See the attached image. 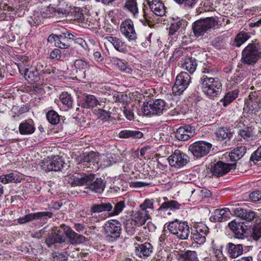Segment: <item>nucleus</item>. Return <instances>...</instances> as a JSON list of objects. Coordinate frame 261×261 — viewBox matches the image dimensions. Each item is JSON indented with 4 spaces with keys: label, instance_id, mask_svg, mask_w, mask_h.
Instances as JSON below:
<instances>
[{
    "label": "nucleus",
    "instance_id": "f257e3e1",
    "mask_svg": "<svg viewBox=\"0 0 261 261\" xmlns=\"http://www.w3.org/2000/svg\"><path fill=\"white\" fill-rule=\"evenodd\" d=\"M19 70L20 73L24 72V77L30 82H38L39 85L44 83L46 75L55 72V69L52 67L44 66L42 64L38 63L36 67L26 68L22 70L20 67Z\"/></svg>",
    "mask_w": 261,
    "mask_h": 261
},
{
    "label": "nucleus",
    "instance_id": "f03ea898",
    "mask_svg": "<svg viewBox=\"0 0 261 261\" xmlns=\"http://www.w3.org/2000/svg\"><path fill=\"white\" fill-rule=\"evenodd\" d=\"M199 83L202 92L211 99H214L221 92L222 84L218 78L203 75L200 78Z\"/></svg>",
    "mask_w": 261,
    "mask_h": 261
},
{
    "label": "nucleus",
    "instance_id": "7ed1b4c3",
    "mask_svg": "<svg viewBox=\"0 0 261 261\" xmlns=\"http://www.w3.org/2000/svg\"><path fill=\"white\" fill-rule=\"evenodd\" d=\"M165 226L171 233L180 240H187L189 236L190 227L187 221L176 219L167 223Z\"/></svg>",
    "mask_w": 261,
    "mask_h": 261
},
{
    "label": "nucleus",
    "instance_id": "20e7f679",
    "mask_svg": "<svg viewBox=\"0 0 261 261\" xmlns=\"http://www.w3.org/2000/svg\"><path fill=\"white\" fill-rule=\"evenodd\" d=\"M261 58V46L258 43H249L243 50L241 61L247 65H253Z\"/></svg>",
    "mask_w": 261,
    "mask_h": 261
},
{
    "label": "nucleus",
    "instance_id": "39448f33",
    "mask_svg": "<svg viewBox=\"0 0 261 261\" xmlns=\"http://www.w3.org/2000/svg\"><path fill=\"white\" fill-rule=\"evenodd\" d=\"M217 23V21L212 17L199 19L193 24V33L196 37L203 36L215 27Z\"/></svg>",
    "mask_w": 261,
    "mask_h": 261
},
{
    "label": "nucleus",
    "instance_id": "423d86ee",
    "mask_svg": "<svg viewBox=\"0 0 261 261\" xmlns=\"http://www.w3.org/2000/svg\"><path fill=\"white\" fill-rule=\"evenodd\" d=\"M167 110L166 102L162 99L150 101L143 107V113L148 116L161 115Z\"/></svg>",
    "mask_w": 261,
    "mask_h": 261
},
{
    "label": "nucleus",
    "instance_id": "0eeeda50",
    "mask_svg": "<svg viewBox=\"0 0 261 261\" xmlns=\"http://www.w3.org/2000/svg\"><path fill=\"white\" fill-rule=\"evenodd\" d=\"M74 37L73 35L67 32L59 35H50L47 40L48 42H54L55 46L59 48L65 49L70 46L71 42L73 40Z\"/></svg>",
    "mask_w": 261,
    "mask_h": 261
},
{
    "label": "nucleus",
    "instance_id": "6e6552de",
    "mask_svg": "<svg viewBox=\"0 0 261 261\" xmlns=\"http://www.w3.org/2000/svg\"><path fill=\"white\" fill-rule=\"evenodd\" d=\"M212 147L209 142L199 141L194 142L189 146V150L196 158H201L206 155Z\"/></svg>",
    "mask_w": 261,
    "mask_h": 261
},
{
    "label": "nucleus",
    "instance_id": "1a4fd4ad",
    "mask_svg": "<svg viewBox=\"0 0 261 261\" xmlns=\"http://www.w3.org/2000/svg\"><path fill=\"white\" fill-rule=\"evenodd\" d=\"M63 160L59 155L42 161L40 163L41 169L46 172L61 171L64 166Z\"/></svg>",
    "mask_w": 261,
    "mask_h": 261
},
{
    "label": "nucleus",
    "instance_id": "9d476101",
    "mask_svg": "<svg viewBox=\"0 0 261 261\" xmlns=\"http://www.w3.org/2000/svg\"><path fill=\"white\" fill-rule=\"evenodd\" d=\"M191 82V76L186 72H181L176 78L172 88L173 93L176 95H180L188 87Z\"/></svg>",
    "mask_w": 261,
    "mask_h": 261
},
{
    "label": "nucleus",
    "instance_id": "9b49d317",
    "mask_svg": "<svg viewBox=\"0 0 261 261\" xmlns=\"http://www.w3.org/2000/svg\"><path fill=\"white\" fill-rule=\"evenodd\" d=\"M120 31L129 42H137V34L132 20L127 19L123 21L120 24Z\"/></svg>",
    "mask_w": 261,
    "mask_h": 261
},
{
    "label": "nucleus",
    "instance_id": "f8f14e48",
    "mask_svg": "<svg viewBox=\"0 0 261 261\" xmlns=\"http://www.w3.org/2000/svg\"><path fill=\"white\" fill-rule=\"evenodd\" d=\"M208 233V228L205 224L200 223L192 229L191 238L195 243L202 245L205 242Z\"/></svg>",
    "mask_w": 261,
    "mask_h": 261
},
{
    "label": "nucleus",
    "instance_id": "ddd939ff",
    "mask_svg": "<svg viewBox=\"0 0 261 261\" xmlns=\"http://www.w3.org/2000/svg\"><path fill=\"white\" fill-rule=\"evenodd\" d=\"M104 230L108 237L116 240L120 237L121 224L118 220H111L105 223Z\"/></svg>",
    "mask_w": 261,
    "mask_h": 261
},
{
    "label": "nucleus",
    "instance_id": "4468645a",
    "mask_svg": "<svg viewBox=\"0 0 261 261\" xmlns=\"http://www.w3.org/2000/svg\"><path fill=\"white\" fill-rule=\"evenodd\" d=\"M169 164L175 168H181L186 165L188 162V156L179 150H175L174 152L169 156Z\"/></svg>",
    "mask_w": 261,
    "mask_h": 261
},
{
    "label": "nucleus",
    "instance_id": "2eb2a0df",
    "mask_svg": "<svg viewBox=\"0 0 261 261\" xmlns=\"http://www.w3.org/2000/svg\"><path fill=\"white\" fill-rule=\"evenodd\" d=\"M236 167V163L226 164L221 161H219L217 163L211 165L210 171L212 175L219 177L226 174L231 169H234Z\"/></svg>",
    "mask_w": 261,
    "mask_h": 261
},
{
    "label": "nucleus",
    "instance_id": "dca6fc26",
    "mask_svg": "<svg viewBox=\"0 0 261 261\" xmlns=\"http://www.w3.org/2000/svg\"><path fill=\"white\" fill-rule=\"evenodd\" d=\"M60 231L64 233L65 238L68 239L71 244H81L86 240L84 236L76 233L71 227L65 224L60 225Z\"/></svg>",
    "mask_w": 261,
    "mask_h": 261
},
{
    "label": "nucleus",
    "instance_id": "f3484780",
    "mask_svg": "<svg viewBox=\"0 0 261 261\" xmlns=\"http://www.w3.org/2000/svg\"><path fill=\"white\" fill-rule=\"evenodd\" d=\"M89 177H91V180L87 182L86 188L95 193H102L106 187L104 180L101 178H95L92 173H89Z\"/></svg>",
    "mask_w": 261,
    "mask_h": 261
},
{
    "label": "nucleus",
    "instance_id": "a211bd4d",
    "mask_svg": "<svg viewBox=\"0 0 261 261\" xmlns=\"http://www.w3.org/2000/svg\"><path fill=\"white\" fill-rule=\"evenodd\" d=\"M89 173H75L68 177V182L72 187L87 186V182L91 180Z\"/></svg>",
    "mask_w": 261,
    "mask_h": 261
},
{
    "label": "nucleus",
    "instance_id": "6ab92c4d",
    "mask_svg": "<svg viewBox=\"0 0 261 261\" xmlns=\"http://www.w3.org/2000/svg\"><path fill=\"white\" fill-rule=\"evenodd\" d=\"M194 129L189 125L179 127L175 133V138L179 141H186L194 136Z\"/></svg>",
    "mask_w": 261,
    "mask_h": 261
},
{
    "label": "nucleus",
    "instance_id": "aec40b11",
    "mask_svg": "<svg viewBox=\"0 0 261 261\" xmlns=\"http://www.w3.org/2000/svg\"><path fill=\"white\" fill-rule=\"evenodd\" d=\"M231 213L228 208L215 210L210 217L212 222H224L227 221L230 217Z\"/></svg>",
    "mask_w": 261,
    "mask_h": 261
},
{
    "label": "nucleus",
    "instance_id": "412c9836",
    "mask_svg": "<svg viewBox=\"0 0 261 261\" xmlns=\"http://www.w3.org/2000/svg\"><path fill=\"white\" fill-rule=\"evenodd\" d=\"M234 215L247 222H251L253 219L257 218L256 213L250 210L245 209L242 207H236L234 209Z\"/></svg>",
    "mask_w": 261,
    "mask_h": 261
},
{
    "label": "nucleus",
    "instance_id": "4be33fe9",
    "mask_svg": "<svg viewBox=\"0 0 261 261\" xmlns=\"http://www.w3.org/2000/svg\"><path fill=\"white\" fill-rule=\"evenodd\" d=\"M66 6L65 9L59 8L57 11H55V13H56V14L58 13L59 15L62 14L67 16L70 13H72L73 11H75L77 12V18L80 19L83 16V14L80 12L81 8L77 6L76 5H73L72 2H67Z\"/></svg>",
    "mask_w": 261,
    "mask_h": 261
},
{
    "label": "nucleus",
    "instance_id": "5701e85b",
    "mask_svg": "<svg viewBox=\"0 0 261 261\" xmlns=\"http://www.w3.org/2000/svg\"><path fill=\"white\" fill-rule=\"evenodd\" d=\"M65 240L64 233L60 231V227L57 232L51 233L48 236L45 240V243L48 247H50L56 243H61L64 242Z\"/></svg>",
    "mask_w": 261,
    "mask_h": 261
},
{
    "label": "nucleus",
    "instance_id": "b1692460",
    "mask_svg": "<svg viewBox=\"0 0 261 261\" xmlns=\"http://www.w3.org/2000/svg\"><path fill=\"white\" fill-rule=\"evenodd\" d=\"M226 249L229 256L231 258L238 257L243 252V247L242 244H234L230 242L227 244Z\"/></svg>",
    "mask_w": 261,
    "mask_h": 261
},
{
    "label": "nucleus",
    "instance_id": "393cba45",
    "mask_svg": "<svg viewBox=\"0 0 261 261\" xmlns=\"http://www.w3.org/2000/svg\"><path fill=\"white\" fill-rule=\"evenodd\" d=\"M228 227L234 234L236 238H242L244 237L246 230L243 223L233 220L229 223Z\"/></svg>",
    "mask_w": 261,
    "mask_h": 261
},
{
    "label": "nucleus",
    "instance_id": "a878e982",
    "mask_svg": "<svg viewBox=\"0 0 261 261\" xmlns=\"http://www.w3.org/2000/svg\"><path fill=\"white\" fill-rule=\"evenodd\" d=\"M181 204L176 200H171L164 202L158 209L159 213L161 214L167 210L175 211L180 208Z\"/></svg>",
    "mask_w": 261,
    "mask_h": 261
},
{
    "label": "nucleus",
    "instance_id": "bb28decb",
    "mask_svg": "<svg viewBox=\"0 0 261 261\" xmlns=\"http://www.w3.org/2000/svg\"><path fill=\"white\" fill-rule=\"evenodd\" d=\"M22 179V174L17 172H10L8 174L3 175L0 176V181L4 184L10 182L18 183Z\"/></svg>",
    "mask_w": 261,
    "mask_h": 261
},
{
    "label": "nucleus",
    "instance_id": "cd10ccee",
    "mask_svg": "<svg viewBox=\"0 0 261 261\" xmlns=\"http://www.w3.org/2000/svg\"><path fill=\"white\" fill-rule=\"evenodd\" d=\"M112 204L108 202H102L100 203H95L91 206L90 212L93 213H100L103 212H110L112 210Z\"/></svg>",
    "mask_w": 261,
    "mask_h": 261
},
{
    "label": "nucleus",
    "instance_id": "c85d7f7f",
    "mask_svg": "<svg viewBox=\"0 0 261 261\" xmlns=\"http://www.w3.org/2000/svg\"><path fill=\"white\" fill-rule=\"evenodd\" d=\"M152 245L148 242L138 245L135 249L136 254L141 257L149 256L152 252Z\"/></svg>",
    "mask_w": 261,
    "mask_h": 261
},
{
    "label": "nucleus",
    "instance_id": "c756f323",
    "mask_svg": "<svg viewBox=\"0 0 261 261\" xmlns=\"http://www.w3.org/2000/svg\"><path fill=\"white\" fill-rule=\"evenodd\" d=\"M149 218L150 214L149 211L140 210L135 213L133 218L131 220L137 224L138 226H140L144 224Z\"/></svg>",
    "mask_w": 261,
    "mask_h": 261
},
{
    "label": "nucleus",
    "instance_id": "7c9ffc66",
    "mask_svg": "<svg viewBox=\"0 0 261 261\" xmlns=\"http://www.w3.org/2000/svg\"><path fill=\"white\" fill-rule=\"evenodd\" d=\"M35 128L34 122L32 120L24 121L19 126V132L22 135L32 134L35 132Z\"/></svg>",
    "mask_w": 261,
    "mask_h": 261
},
{
    "label": "nucleus",
    "instance_id": "2f4dec72",
    "mask_svg": "<svg viewBox=\"0 0 261 261\" xmlns=\"http://www.w3.org/2000/svg\"><path fill=\"white\" fill-rule=\"evenodd\" d=\"M98 105H101L96 97L93 95H86L81 101V107L86 109H93Z\"/></svg>",
    "mask_w": 261,
    "mask_h": 261
},
{
    "label": "nucleus",
    "instance_id": "473e14b6",
    "mask_svg": "<svg viewBox=\"0 0 261 261\" xmlns=\"http://www.w3.org/2000/svg\"><path fill=\"white\" fill-rule=\"evenodd\" d=\"M187 25V21L184 19H181L171 23L169 28V34L170 36L175 35L176 33L178 34L180 32H182Z\"/></svg>",
    "mask_w": 261,
    "mask_h": 261
},
{
    "label": "nucleus",
    "instance_id": "72a5a7b5",
    "mask_svg": "<svg viewBox=\"0 0 261 261\" xmlns=\"http://www.w3.org/2000/svg\"><path fill=\"white\" fill-rule=\"evenodd\" d=\"M123 9L136 17L139 13L137 0H124Z\"/></svg>",
    "mask_w": 261,
    "mask_h": 261
},
{
    "label": "nucleus",
    "instance_id": "f704fd0d",
    "mask_svg": "<svg viewBox=\"0 0 261 261\" xmlns=\"http://www.w3.org/2000/svg\"><path fill=\"white\" fill-rule=\"evenodd\" d=\"M107 39L113 45L117 50L122 53L127 51L126 44L121 39L116 37L109 36L107 37Z\"/></svg>",
    "mask_w": 261,
    "mask_h": 261
},
{
    "label": "nucleus",
    "instance_id": "c9c22d12",
    "mask_svg": "<svg viewBox=\"0 0 261 261\" xmlns=\"http://www.w3.org/2000/svg\"><path fill=\"white\" fill-rule=\"evenodd\" d=\"M250 35L244 31L239 32L235 37L232 41L231 44L233 46L239 47L245 43L249 38Z\"/></svg>",
    "mask_w": 261,
    "mask_h": 261
},
{
    "label": "nucleus",
    "instance_id": "e433bc0d",
    "mask_svg": "<svg viewBox=\"0 0 261 261\" xmlns=\"http://www.w3.org/2000/svg\"><path fill=\"white\" fill-rule=\"evenodd\" d=\"M246 152V148L244 146H240L233 149L229 153V156L232 161H236L242 158Z\"/></svg>",
    "mask_w": 261,
    "mask_h": 261
},
{
    "label": "nucleus",
    "instance_id": "4c0bfd02",
    "mask_svg": "<svg viewBox=\"0 0 261 261\" xmlns=\"http://www.w3.org/2000/svg\"><path fill=\"white\" fill-rule=\"evenodd\" d=\"M217 139L223 141L225 139H230L232 137V133L230 129L226 127H220L217 129L215 132Z\"/></svg>",
    "mask_w": 261,
    "mask_h": 261
},
{
    "label": "nucleus",
    "instance_id": "58836bf2",
    "mask_svg": "<svg viewBox=\"0 0 261 261\" xmlns=\"http://www.w3.org/2000/svg\"><path fill=\"white\" fill-rule=\"evenodd\" d=\"M143 136V133L139 130H121L119 134V137L121 138L140 139Z\"/></svg>",
    "mask_w": 261,
    "mask_h": 261
},
{
    "label": "nucleus",
    "instance_id": "ea45409f",
    "mask_svg": "<svg viewBox=\"0 0 261 261\" xmlns=\"http://www.w3.org/2000/svg\"><path fill=\"white\" fill-rule=\"evenodd\" d=\"M60 99L63 105V108L68 111L72 107L73 99L71 95L67 92H63L60 96Z\"/></svg>",
    "mask_w": 261,
    "mask_h": 261
},
{
    "label": "nucleus",
    "instance_id": "a19ab883",
    "mask_svg": "<svg viewBox=\"0 0 261 261\" xmlns=\"http://www.w3.org/2000/svg\"><path fill=\"white\" fill-rule=\"evenodd\" d=\"M238 134L245 141H249L254 139V134L252 127H244L239 129Z\"/></svg>",
    "mask_w": 261,
    "mask_h": 261
},
{
    "label": "nucleus",
    "instance_id": "79ce46f5",
    "mask_svg": "<svg viewBox=\"0 0 261 261\" xmlns=\"http://www.w3.org/2000/svg\"><path fill=\"white\" fill-rule=\"evenodd\" d=\"M184 68L191 74L193 73L197 67V61L195 58H188L185 59Z\"/></svg>",
    "mask_w": 261,
    "mask_h": 261
},
{
    "label": "nucleus",
    "instance_id": "37998d69",
    "mask_svg": "<svg viewBox=\"0 0 261 261\" xmlns=\"http://www.w3.org/2000/svg\"><path fill=\"white\" fill-rule=\"evenodd\" d=\"M211 247L213 249V253L218 260H222L224 259V255L222 252L223 245L219 244L217 242L213 241L211 244Z\"/></svg>",
    "mask_w": 261,
    "mask_h": 261
},
{
    "label": "nucleus",
    "instance_id": "c03bdc74",
    "mask_svg": "<svg viewBox=\"0 0 261 261\" xmlns=\"http://www.w3.org/2000/svg\"><path fill=\"white\" fill-rule=\"evenodd\" d=\"M238 92L237 90L227 92L224 97L220 100L224 107H227L238 97Z\"/></svg>",
    "mask_w": 261,
    "mask_h": 261
},
{
    "label": "nucleus",
    "instance_id": "a18cd8bd",
    "mask_svg": "<svg viewBox=\"0 0 261 261\" xmlns=\"http://www.w3.org/2000/svg\"><path fill=\"white\" fill-rule=\"evenodd\" d=\"M151 11L156 16H163L165 14L166 8L163 2L161 1L159 3L155 4L153 7L150 8Z\"/></svg>",
    "mask_w": 261,
    "mask_h": 261
},
{
    "label": "nucleus",
    "instance_id": "49530a36",
    "mask_svg": "<svg viewBox=\"0 0 261 261\" xmlns=\"http://www.w3.org/2000/svg\"><path fill=\"white\" fill-rule=\"evenodd\" d=\"M29 221L35 220H41L43 218L48 217L50 218L53 216V213L50 212H39L28 214Z\"/></svg>",
    "mask_w": 261,
    "mask_h": 261
},
{
    "label": "nucleus",
    "instance_id": "de8ad7c7",
    "mask_svg": "<svg viewBox=\"0 0 261 261\" xmlns=\"http://www.w3.org/2000/svg\"><path fill=\"white\" fill-rule=\"evenodd\" d=\"M44 18L40 11H34V14L28 20L31 25H39L43 23Z\"/></svg>",
    "mask_w": 261,
    "mask_h": 261
},
{
    "label": "nucleus",
    "instance_id": "09e8293b",
    "mask_svg": "<svg viewBox=\"0 0 261 261\" xmlns=\"http://www.w3.org/2000/svg\"><path fill=\"white\" fill-rule=\"evenodd\" d=\"M252 237L254 240H258L261 238V218L255 220V224L252 229Z\"/></svg>",
    "mask_w": 261,
    "mask_h": 261
},
{
    "label": "nucleus",
    "instance_id": "8fccbe9b",
    "mask_svg": "<svg viewBox=\"0 0 261 261\" xmlns=\"http://www.w3.org/2000/svg\"><path fill=\"white\" fill-rule=\"evenodd\" d=\"M46 118L48 121L52 125H56L60 121V116L54 110H50L46 113Z\"/></svg>",
    "mask_w": 261,
    "mask_h": 261
},
{
    "label": "nucleus",
    "instance_id": "3c124183",
    "mask_svg": "<svg viewBox=\"0 0 261 261\" xmlns=\"http://www.w3.org/2000/svg\"><path fill=\"white\" fill-rule=\"evenodd\" d=\"M180 261H199L197 254L195 251H187L180 257Z\"/></svg>",
    "mask_w": 261,
    "mask_h": 261
},
{
    "label": "nucleus",
    "instance_id": "603ef678",
    "mask_svg": "<svg viewBox=\"0 0 261 261\" xmlns=\"http://www.w3.org/2000/svg\"><path fill=\"white\" fill-rule=\"evenodd\" d=\"M139 227L133 220L126 221L125 229L127 234L129 236L134 235L136 232L138 227Z\"/></svg>",
    "mask_w": 261,
    "mask_h": 261
},
{
    "label": "nucleus",
    "instance_id": "864d4df0",
    "mask_svg": "<svg viewBox=\"0 0 261 261\" xmlns=\"http://www.w3.org/2000/svg\"><path fill=\"white\" fill-rule=\"evenodd\" d=\"M74 66L80 71H85L90 68V64L84 59H77L74 62Z\"/></svg>",
    "mask_w": 261,
    "mask_h": 261
},
{
    "label": "nucleus",
    "instance_id": "5fc2aeb1",
    "mask_svg": "<svg viewBox=\"0 0 261 261\" xmlns=\"http://www.w3.org/2000/svg\"><path fill=\"white\" fill-rule=\"evenodd\" d=\"M116 65L117 67L122 71L126 73H132L133 70L129 65L125 63L122 60L117 59L116 61Z\"/></svg>",
    "mask_w": 261,
    "mask_h": 261
},
{
    "label": "nucleus",
    "instance_id": "6e6d98bb",
    "mask_svg": "<svg viewBox=\"0 0 261 261\" xmlns=\"http://www.w3.org/2000/svg\"><path fill=\"white\" fill-rule=\"evenodd\" d=\"M125 200H122L117 202L114 205V209L112 214L113 215H117L120 214L125 207Z\"/></svg>",
    "mask_w": 261,
    "mask_h": 261
},
{
    "label": "nucleus",
    "instance_id": "4d7b16f0",
    "mask_svg": "<svg viewBox=\"0 0 261 261\" xmlns=\"http://www.w3.org/2000/svg\"><path fill=\"white\" fill-rule=\"evenodd\" d=\"M52 257L54 259V261H67L68 254L66 252H57L53 253Z\"/></svg>",
    "mask_w": 261,
    "mask_h": 261
},
{
    "label": "nucleus",
    "instance_id": "13d9d810",
    "mask_svg": "<svg viewBox=\"0 0 261 261\" xmlns=\"http://www.w3.org/2000/svg\"><path fill=\"white\" fill-rule=\"evenodd\" d=\"M176 3L184 5L185 8L194 7L198 0H174Z\"/></svg>",
    "mask_w": 261,
    "mask_h": 261
},
{
    "label": "nucleus",
    "instance_id": "bf43d9fd",
    "mask_svg": "<svg viewBox=\"0 0 261 261\" xmlns=\"http://www.w3.org/2000/svg\"><path fill=\"white\" fill-rule=\"evenodd\" d=\"M153 203L154 200L153 199H146L145 200L144 202L140 205V207L141 208V210L143 211H148L147 209L151 210L153 211Z\"/></svg>",
    "mask_w": 261,
    "mask_h": 261
},
{
    "label": "nucleus",
    "instance_id": "052dcab7",
    "mask_svg": "<svg viewBox=\"0 0 261 261\" xmlns=\"http://www.w3.org/2000/svg\"><path fill=\"white\" fill-rule=\"evenodd\" d=\"M99 158V153L94 151L89 152L85 158V161L87 162H97Z\"/></svg>",
    "mask_w": 261,
    "mask_h": 261
},
{
    "label": "nucleus",
    "instance_id": "680f3d73",
    "mask_svg": "<svg viewBox=\"0 0 261 261\" xmlns=\"http://www.w3.org/2000/svg\"><path fill=\"white\" fill-rule=\"evenodd\" d=\"M54 10V8L53 7H47L44 9H42L40 12L44 19L45 18L51 17L55 15L56 13H55V12H53Z\"/></svg>",
    "mask_w": 261,
    "mask_h": 261
},
{
    "label": "nucleus",
    "instance_id": "e2e57ef3",
    "mask_svg": "<svg viewBox=\"0 0 261 261\" xmlns=\"http://www.w3.org/2000/svg\"><path fill=\"white\" fill-rule=\"evenodd\" d=\"M250 200L253 202H257L261 200V191L258 189L253 191L249 195Z\"/></svg>",
    "mask_w": 261,
    "mask_h": 261
},
{
    "label": "nucleus",
    "instance_id": "0e129e2a",
    "mask_svg": "<svg viewBox=\"0 0 261 261\" xmlns=\"http://www.w3.org/2000/svg\"><path fill=\"white\" fill-rule=\"evenodd\" d=\"M98 113L99 114V118L102 120L108 121L111 117V113L102 109H98Z\"/></svg>",
    "mask_w": 261,
    "mask_h": 261
},
{
    "label": "nucleus",
    "instance_id": "69168bd1",
    "mask_svg": "<svg viewBox=\"0 0 261 261\" xmlns=\"http://www.w3.org/2000/svg\"><path fill=\"white\" fill-rule=\"evenodd\" d=\"M250 159L253 161H261V147H259L251 155Z\"/></svg>",
    "mask_w": 261,
    "mask_h": 261
},
{
    "label": "nucleus",
    "instance_id": "338daca9",
    "mask_svg": "<svg viewBox=\"0 0 261 261\" xmlns=\"http://www.w3.org/2000/svg\"><path fill=\"white\" fill-rule=\"evenodd\" d=\"M61 57V51L59 49H54L50 54V58L55 60H58Z\"/></svg>",
    "mask_w": 261,
    "mask_h": 261
},
{
    "label": "nucleus",
    "instance_id": "774afa93",
    "mask_svg": "<svg viewBox=\"0 0 261 261\" xmlns=\"http://www.w3.org/2000/svg\"><path fill=\"white\" fill-rule=\"evenodd\" d=\"M143 18L140 19V21L144 25H148L149 27H151L152 22L148 19L147 14L145 9H143Z\"/></svg>",
    "mask_w": 261,
    "mask_h": 261
}]
</instances>
